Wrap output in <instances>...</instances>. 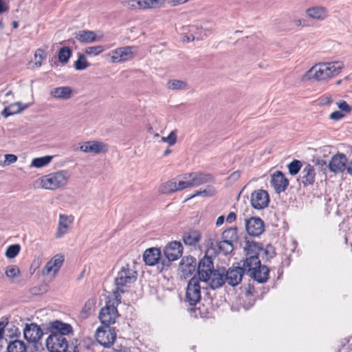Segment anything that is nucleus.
<instances>
[{
  "instance_id": "obj_2",
  "label": "nucleus",
  "mask_w": 352,
  "mask_h": 352,
  "mask_svg": "<svg viewBox=\"0 0 352 352\" xmlns=\"http://www.w3.org/2000/svg\"><path fill=\"white\" fill-rule=\"evenodd\" d=\"M138 276L135 263H129L122 265L117 273L114 279L115 289L113 296H120L121 294L127 292L133 284Z\"/></svg>"
},
{
  "instance_id": "obj_59",
  "label": "nucleus",
  "mask_w": 352,
  "mask_h": 352,
  "mask_svg": "<svg viewBox=\"0 0 352 352\" xmlns=\"http://www.w3.org/2000/svg\"><path fill=\"white\" fill-rule=\"evenodd\" d=\"M8 10L7 5L2 0H0V14L8 11Z\"/></svg>"
},
{
  "instance_id": "obj_7",
  "label": "nucleus",
  "mask_w": 352,
  "mask_h": 352,
  "mask_svg": "<svg viewBox=\"0 0 352 352\" xmlns=\"http://www.w3.org/2000/svg\"><path fill=\"white\" fill-rule=\"evenodd\" d=\"M133 46L118 47L106 54L111 63H121L131 60L134 57Z\"/></svg>"
},
{
  "instance_id": "obj_54",
  "label": "nucleus",
  "mask_w": 352,
  "mask_h": 352,
  "mask_svg": "<svg viewBox=\"0 0 352 352\" xmlns=\"http://www.w3.org/2000/svg\"><path fill=\"white\" fill-rule=\"evenodd\" d=\"M333 100L330 95H324L320 97V104L321 105H327L332 102Z\"/></svg>"
},
{
  "instance_id": "obj_22",
  "label": "nucleus",
  "mask_w": 352,
  "mask_h": 352,
  "mask_svg": "<svg viewBox=\"0 0 352 352\" xmlns=\"http://www.w3.org/2000/svg\"><path fill=\"white\" fill-rule=\"evenodd\" d=\"M201 281L206 283L213 289L219 288L225 283V273L223 270L220 272L218 270H214L212 273L208 275V277L204 278Z\"/></svg>"
},
{
  "instance_id": "obj_36",
  "label": "nucleus",
  "mask_w": 352,
  "mask_h": 352,
  "mask_svg": "<svg viewBox=\"0 0 352 352\" xmlns=\"http://www.w3.org/2000/svg\"><path fill=\"white\" fill-rule=\"evenodd\" d=\"M96 300L94 298L88 299L81 312L80 316L82 318H87L89 317L95 310L96 308Z\"/></svg>"
},
{
  "instance_id": "obj_46",
  "label": "nucleus",
  "mask_w": 352,
  "mask_h": 352,
  "mask_svg": "<svg viewBox=\"0 0 352 352\" xmlns=\"http://www.w3.org/2000/svg\"><path fill=\"white\" fill-rule=\"evenodd\" d=\"M85 54L91 56H98L104 51L102 45L89 46L85 49Z\"/></svg>"
},
{
  "instance_id": "obj_51",
  "label": "nucleus",
  "mask_w": 352,
  "mask_h": 352,
  "mask_svg": "<svg viewBox=\"0 0 352 352\" xmlns=\"http://www.w3.org/2000/svg\"><path fill=\"white\" fill-rule=\"evenodd\" d=\"M336 105L342 113H350L352 111V107L345 100H341L336 102Z\"/></svg>"
},
{
  "instance_id": "obj_43",
  "label": "nucleus",
  "mask_w": 352,
  "mask_h": 352,
  "mask_svg": "<svg viewBox=\"0 0 352 352\" xmlns=\"http://www.w3.org/2000/svg\"><path fill=\"white\" fill-rule=\"evenodd\" d=\"M276 254L274 248L271 245H267L265 248H263L261 247V254L260 256L263 257V258H265L266 260H269L273 258Z\"/></svg>"
},
{
  "instance_id": "obj_19",
  "label": "nucleus",
  "mask_w": 352,
  "mask_h": 352,
  "mask_svg": "<svg viewBox=\"0 0 352 352\" xmlns=\"http://www.w3.org/2000/svg\"><path fill=\"white\" fill-rule=\"evenodd\" d=\"M184 189L185 186L183 179L179 180L177 178H174L162 184L159 186L158 191L161 194L168 195Z\"/></svg>"
},
{
  "instance_id": "obj_29",
  "label": "nucleus",
  "mask_w": 352,
  "mask_h": 352,
  "mask_svg": "<svg viewBox=\"0 0 352 352\" xmlns=\"http://www.w3.org/2000/svg\"><path fill=\"white\" fill-rule=\"evenodd\" d=\"M161 252L157 248H152L145 250L143 254L144 261L146 265L153 266L158 263L160 259Z\"/></svg>"
},
{
  "instance_id": "obj_64",
  "label": "nucleus",
  "mask_w": 352,
  "mask_h": 352,
  "mask_svg": "<svg viewBox=\"0 0 352 352\" xmlns=\"http://www.w3.org/2000/svg\"><path fill=\"white\" fill-rule=\"evenodd\" d=\"M170 153H171V150H170V149H169V148H167L166 150H165V151H164L163 155H164V156H167V155H168Z\"/></svg>"
},
{
  "instance_id": "obj_25",
  "label": "nucleus",
  "mask_w": 352,
  "mask_h": 352,
  "mask_svg": "<svg viewBox=\"0 0 352 352\" xmlns=\"http://www.w3.org/2000/svg\"><path fill=\"white\" fill-rule=\"evenodd\" d=\"M346 162L347 160L345 155L338 153L331 157L328 164V167L332 173H342L346 169Z\"/></svg>"
},
{
  "instance_id": "obj_56",
  "label": "nucleus",
  "mask_w": 352,
  "mask_h": 352,
  "mask_svg": "<svg viewBox=\"0 0 352 352\" xmlns=\"http://www.w3.org/2000/svg\"><path fill=\"white\" fill-rule=\"evenodd\" d=\"M5 161L8 164H12L17 161V157L13 154H6L5 155Z\"/></svg>"
},
{
  "instance_id": "obj_4",
  "label": "nucleus",
  "mask_w": 352,
  "mask_h": 352,
  "mask_svg": "<svg viewBox=\"0 0 352 352\" xmlns=\"http://www.w3.org/2000/svg\"><path fill=\"white\" fill-rule=\"evenodd\" d=\"M121 296L109 295L107 298L106 305L100 309L99 313V318L102 324L104 326L109 327L110 324L115 323L118 313L117 306L121 303Z\"/></svg>"
},
{
  "instance_id": "obj_32",
  "label": "nucleus",
  "mask_w": 352,
  "mask_h": 352,
  "mask_svg": "<svg viewBox=\"0 0 352 352\" xmlns=\"http://www.w3.org/2000/svg\"><path fill=\"white\" fill-rule=\"evenodd\" d=\"M50 95L58 99L68 100L72 96V89L69 87H58L53 89Z\"/></svg>"
},
{
  "instance_id": "obj_53",
  "label": "nucleus",
  "mask_w": 352,
  "mask_h": 352,
  "mask_svg": "<svg viewBox=\"0 0 352 352\" xmlns=\"http://www.w3.org/2000/svg\"><path fill=\"white\" fill-rule=\"evenodd\" d=\"M344 117V114L340 111H335L329 115V119L332 120H340Z\"/></svg>"
},
{
  "instance_id": "obj_31",
  "label": "nucleus",
  "mask_w": 352,
  "mask_h": 352,
  "mask_svg": "<svg viewBox=\"0 0 352 352\" xmlns=\"http://www.w3.org/2000/svg\"><path fill=\"white\" fill-rule=\"evenodd\" d=\"M30 106V104H23L21 102H17L6 107L3 110L1 114L5 118H7L10 116L21 113L22 111L28 109Z\"/></svg>"
},
{
  "instance_id": "obj_42",
  "label": "nucleus",
  "mask_w": 352,
  "mask_h": 352,
  "mask_svg": "<svg viewBox=\"0 0 352 352\" xmlns=\"http://www.w3.org/2000/svg\"><path fill=\"white\" fill-rule=\"evenodd\" d=\"M72 55V51L68 47H61L58 52V60L60 62L66 63Z\"/></svg>"
},
{
  "instance_id": "obj_47",
  "label": "nucleus",
  "mask_w": 352,
  "mask_h": 352,
  "mask_svg": "<svg viewBox=\"0 0 352 352\" xmlns=\"http://www.w3.org/2000/svg\"><path fill=\"white\" fill-rule=\"evenodd\" d=\"M216 193L214 188L212 186H207V187L203 190H197L195 193L190 197V198L202 196V197H210Z\"/></svg>"
},
{
  "instance_id": "obj_57",
  "label": "nucleus",
  "mask_w": 352,
  "mask_h": 352,
  "mask_svg": "<svg viewBox=\"0 0 352 352\" xmlns=\"http://www.w3.org/2000/svg\"><path fill=\"white\" fill-rule=\"evenodd\" d=\"M8 321L7 318L3 319L0 321V339H1L3 336L4 329L6 327V325L8 324Z\"/></svg>"
},
{
  "instance_id": "obj_50",
  "label": "nucleus",
  "mask_w": 352,
  "mask_h": 352,
  "mask_svg": "<svg viewBox=\"0 0 352 352\" xmlns=\"http://www.w3.org/2000/svg\"><path fill=\"white\" fill-rule=\"evenodd\" d=\"M161 141L166 142L169 146L174 145L177 142L176 131H172L167 137H162Z\"/></svg>"
},
{
  "instance_id": "obj_1",
  "label": "nucleus",
  "mask_w": 352,
  "mask_h": 352,
  "mask_svg": "<svg viewBox=\"0 0 352 352\" xmlns=\"http://www.w3.org/2000/svg\"><path fill=\"white\" fill-rule=\"evenodd\" d=\"M344 67L341 61L321 62L315 64L302 76L303 81L327 82L338 76Z\"/></svg>"
},
{
  "instance_id": "obj_49",
  "label": "nucleus",
  "mask_w": 352,
  "mask_h": 352,
  "mask_svg": "<svg viewBox=\"0 0 352 352\" xmlns=\"http://www.w3.org/2000/svg\"><path fill=\"white\" fill-rule=\"evenodd\" d=\"M46 58V54L42 49H37L34 53V65L38 67L42 65V62Z\"/></svg>"
},
{
  "instance_id": "obj_18",
  "label": "nucleus",
  "mask_w": 352,
  "mask_h": 352,
  "mask_svg": "<svg viewBox=\"0 0 352 352\" xmlns=\"http://www.w3.org/2000/svg\"><path fill=\"white\" fill-rule=\"evenodd\" d=\"M245 229L248 234L258 236L265 230L264 222L259 217H251L245 220Z\"/></svg>"
},
{
  "instance_id": "obj_41",
  "label": "nucleus",
  "mask_w": 352,
  "mask_h": 352,
  "mask_svg": "<svg viewBox=\"0 0 352 352\" xmlns=\"http://www.w3.org/2000/svg\"><path fill=\"white\" fill-rule=\"evenodd\" d=\"M89 66L85 54H78V59L74 63V67L76 70H84Z\"/></svg>"
},
{
  "instance_id": "obj_5",
  "label": "nucleus",
  "mask_w": 352,
  "mask_h": 352,
  "mask_svg": "<svg viewBox=\"0 0 352 352\" xmlns=\"http://www.w3.org/2000/svg\"><path fill=\"white\" fill-rule=\"evenodd\" d=\"M183 247L180 242L172 241L168 243L164 249V254L167 260L162 261V270L168 268L170 262L177 260L182 255Z\"/></svg>"
},
{
  "instance_id": "obj_27",
  "label": "nucleus",
  "mask_w": 352,
  "mask_h": 352,
  "mask_svg": "<svg viewBox=\"0 0 352 352\" xmlns=\"http://www.w3.org/2000/svg\"><path fill=\"white\" fill-rule=\"evenodd\" d=\"M316 172L313 166L307 164L301 172V182L305 186L313 185L315 182Z\"/></svg>"
},
{
  "instance_id": "obj_63",
  "label": "nucleus",
  "mask_w": 352,
  "mask_h": 352,
  "mask_svg": "<svg viewBox=\"0 0 352 352\" xmlns=\"http://www.w3.org/2000/svg\"><path fill=\"white\" fill-rule=\"evenodd\" d=\"M347 172L352 175V161L346 166Z\"/></svg>"
},
{
  "instance_id": "obj_16",
  "label": "nucleus",
  "mask_w": 352,
  "mask_h": 352,
  "mask_svg": "<svg viewBox=\"0 0 352 352\" xmlns=\"http://www.w3.org/2000/svg\"><path fill=\"white\" fill-rule=\"evenodd\" d=\"M23 335L29 343L36 344L43 336V331L36 324H27L23 329Z\"/></svg>"
},
{
  "instance_id": "obj_9",
  "label": "nucleus",
  "mask_w": 352,
  "mask_h": 352,
  "mask_svg": "<svg viewBox=\"0 0 352 352\" xmlns=\"http://www.w3.org/2000/svg\"><path fill=\"white\" fill-rule=\"evenodd\" d=\"M186 302L189 305H196L201 300V287L199 280L192 277L188 282L186 289Z\"/></svg>"
},
{
  "instance_id": "obj_52",
  "label": "nucleus",
  "mask_w": 352,
  "mask_h": 352,
  "mask_svg": "<svg viewBox=\"0 0 352 352\" xmlns=\"http://www.w3.org/2000/svg\"><path fill=\"white\" fill-rule=\"evenodd\" d=\"M123 6L130 10H139L138 0H128L122 3Z\"/></svg>"
},
{
  "instance_id": "obj_17",
  "label": "nucleus",
  "mask_w": 352,
  "mask_h": 352,
  "mask_svg": "<svg viewBox=\"0 0 352 352\" xmlns=\"http://www.w3.org/2000/svg\"><path fill=\"white\" fill-rule=\"evenodd\" d=\"M74 38L82 43H91L100 41L104 37L102 33L97 34L96 32L81 30L74 34Z\"/></svg>"
},
{
  "instance_id": "obj_37",
  "label": "nucleus",
  "mask_w": 352,
  "mask_h": 352,
  "mask_svg": "<svg viewBox=\"0 0 352 352\" xmlns=\"http://www.w3.org/2000/svg\"><path fill=\"white\" fill-rule=\"evenodd\" d=\"M211 245H214V243L211 242ZM214 245L224 254H230L234 250V244L222 239L221 241H216Z\"/></svg>"
},
{
  "instance_id": "obj_55",
  "label": "nucleus",
  "mask_w": 352,
  "mask_h": 352,
  "mask_svg": "<svg viewBox=\"0 0 352 352\" xmlns=\"http://www.w3.org/2000/svg\"><path fill=\"white\" fill-rule=\"evenodd\" d=\"M189 0H167V3L171 7H175L188 2Z\"/></svg>"
},
{
  "instance_id": "obj_44",
  "label": "nucleus",
  "mask_w": 352,
  "mask_h": 352,
  "mask_svg": "<svg viewBox=\"0 0 352 352\" xmlns=\"http://www.w3.org/2000/svg\"><path fill=\"white\" fill-rule=\"evenodd\" d=\"M302 166V164L298 160H294L287 165L289 173L292 175H296L298 173Z\"/></svg>"
},
{
  "instance_id": "obj_23",
  "label": "nucleus",
  "mask_w": 352,
  "mask_h": 352,
  "mask_svg": "<svg viewBox=\"0 0 352 352\" xmlns=\"http://www.w3.org/2000/svg\"><path fill=\"white\" fill-rule=\"evenodd\" d=\"M270 183L275 192L280 193L287 189L289 185V180L281 171L277 170L272 174Z\"/></svg>"
},
{
  "instance_id": "obj_48",
  "label": "nucleus",
  "mask_w": 352,
  "mask_h": 352,
  "mask_svg": "<svg viewBox=\"0 0 352 352\" xmlns=\"http://www.w3.org/2000/svg\"><path fill=\"white\" fill-rule=\"evenodd\" d=\"M5 273L8 278H14L20 275V270L17 265H12L7 267Z\"/></svg>"
},
{
  "instance_id": "obj_58",
  "label": "nucleus",
  "mask_w": 352,
  "mask_h": 352,
  "mask_svg": "<svg viewBox=\"0 0 352 352\" xmlns=\"http://www.w3.org/2000/svg\"><path fill=\"white\" fill-rule=\"evenodd\" d=\"M235 219H236V214L234 212H230L226 218L227 222H228L230 223L233 222L234 221H235Z\"/></svg>"
},
{
  "instance_id": "obj_62",
  "label": "nucleus",
  "mask_w": 352,
  "mask_h": 352,
  "mask_svg": "<svg viewBox=\"0 0 352 352\" xmlns=\"http://www.w3.org/2000/svg\"><path fill=\"white\" fill-rule=\"evenodd\" d=\"M224 221H225V218L223 216L219 217L216 221V226H221L223 223Z\"/></svg>"
},
{
  "instance_id": "obj_24",
  "label": "nucleus",
  "mask_w": 352,
  "mask_h": 352,
  "mask_svg": "<svg viewBox=\"0 0 352 352\" xmlns=\"http://www.w3.org/2000/svg\"><path fill=\"white\" fill-rule=\"evenodd\" d=\"M64 261L65 256L63 254H56L46 263L43 270V274L44 275H47L51 273L54 275L56 274L63 265Z\"/></svg>"
},
{
  "instance_id": "obj_30",
  "label": "nucleus",
  "mask_w": 352,
  "mask_h": 352,
  "mask_svg": "<svg viewBox=\"0 0 352 352\" xmlns=\"http://www.w3.org/2000/svg\"><path fill=\"white\" fill-rule=\"evenodd\" d=\"M306 14L311 19L322 21L328 16L327 10L322 6H313L306 10Z\"/></svg>"
},
{
  "instance_id": "obj_8",
  "label": "nucleus",
  "mask_w": 352,
  "mask_h": 352,
  "mask_svg": "<svg viewBox=\"0 0 352 352\" xmlns=\"http://www.w3.org/2000/svg\"><path fill=\"white\" fill-rule=\"evenodd\" d=\"M98 342L104 347L109 348L116 341V333L113 328L107 326L99 327L95 334Z\"/></svg>"
},
{
  "instance_id": "obj_11",
  "label": "nucleus",
  "mask_w": 352,
  "mask_h": 352,
  "mask_svg": "<svg viewBox=\"0 0 352 352\" xmlns=\"http://www.w3.org/2000/svg\"><path fill=\"white\" fill-rule=\"evenodd\" d=\"M246 258L243 261V265L259 264V256L261 254V245L254 241H247L244 248Z\"/></svg>"
},
{
  "instance_id": "obj_34",
  "label": "nucleus",
  "mask_w": 352,
  "mask_h": 352,
  "mask_svg": "<svg viewBox=\"0 0 352 352\" xmlns=\"http://www.w3.org/2000/svg\"><path fill=\"white\" fill-rule=\"evenodd\" d=\"M165 0H138L139 10L155 9L164 3Z\"/></svg>"
},
{
  "instance_id": "obj_40",
  "label": "nucleus",
  "mask_w": 352,
  "mask_h": 352,
  "mask_svg": "<svg viewBox=\"0 0 352 352\" xmlns=\"http://www.w3.org/2000/svg\"><path fill=\"white\" fill-rule=\"evenodd\" d=\"M53 156L51 155H45L41 157H36L32 160L31 166L36 168H41L49 164Z\"/></svg>"
},
{
  "instance_id": "obj_15",
  "label": "nucleus",
  "mask_w": 352,
  "mask_h": 352,
  "mask_svg": "<svg viewBox=\"0 0 352 352\" xmlns=\"http://www.w3.org/2000/svg\"><path fill=\"white\" fill-rule=\"evenodd\" d=\"M250 202L254 208L257 210L263 209L267 207L269 204V195L265 190L258 189L254 190L251 195Z\"/></svg>"
},
{
  "instance_id": "obj_45",
  "label": "nucleus",
  "mask_w": 352,
  "mask_h": 352,
  "mask_svg": "<svg viewBox=\"0 0 352 352\" xmlns=\"http://www.w3.org/2000/svg\"><path fill=\"white\" fill-rule=\"evenodd\" d=\"M21 250V246L19 244L11 245L8 247L5 255L8 258H15Z\"/></svg>"
},
{
  "instance_id": "obj_21",
  "label": "nucleus",
  "mask_w": 352,
  "mask_h": 352,
  "mask_svg": "<svg viewBox=\"0 0 352 352\" xmlns=\"http://www.w3.org/2000/svg\"><path fill=\"white\" fill-rule=\"evenodd\" d=\"M245 273L246 271L243 265V267L230 268L225 274V282L231 286H236L241 282Z\"/></svg>"
},
{
  "instance_id": "obj_20",
  "label": "nucleus",
  "mask_w": 352,
  "mask_h": 352,
  "mask_svg": "<svg viewBox=\"0 0 352 352\" xmlns=\"http://www.w3.org/2000/svg\"><path fill=\"white\" fill-rule=\"evenodd\" d=\"M197 267V260L193 256H185L181 260L179 265V271L181 275L184 278H187L192 275Z\"/></svg>"
},
{
  "instance_id": "obj_3",
  "label": "nucleus",
  "mask_w": 352,
  "mask_h": 352,
  "mask_svg": "<svg viewBox=\"0 0 352 352\" xmlns=\"http://www.w3.org/2000/svg\"><path fill=\"white\" fill-rule=\"evenodd\" d=\"M70 180L71 173L67 170L52 172L38 179L42 188L53 191L65 188Z\"/></svg>"
},
{
  "instance_id": "obj_35",
  "label": "nucleus",
  "mask_w": 352,
  "mask_h": 352,
  "mask_svg": "<svg viewBox=\"0 0 352 352\" xmlns=\"http://www.w3.org/2000/svg\"><path fill=\"white\" fill-rule=\"evenodd\" d=\"M221 239L232 244L237 242L239 239L237 228L236 227H232L225 230L222 232Z\"/></svg>"
},
{
  "instance_id": "obj_26",
  "label": "nucleus",
  "mask_w": 352,
  "mask_h": 352,
  "mask_svg": "<svg viewBox=\"0 0 352 352\" xmlns=\"http://www.w3.org/2000/svg\"><path fill=\"white\" fill-rule=\"evenodd\" d=\"M214 267L212 258L209 256H204L200 260L197 267L199 280H202L208 277V275L212 273Z\"/></svg>"
},
{
  "instance_id": "obj_10",
  "label": "nucleus",
  "mask_w": 352,
  "mask_h": 352,
  "mask_svg": "<svg viewBox=\"0 0 352 352\" xmlns=\"http://www.w3.org/2000/svg\"><path fill=\"white\" fill-rule=\"evenodd\" d=\"M246 274L258 283H265L267 280L269 276V269L265 265H262L261 261L259 264L243 265Z\"/></svg>"
},
{
  "instance_id": "obj_39",
  "label": "nucleus",
  "mask_w": 352,
  "mask_h": 352,
  "mask_svg": "<svg viewBox=\"0 0 352 352\" xmlns=\"http://www.w3.org/2000/svg\"><path fill=\"white\" fill-rule=\"evenodd\" d=\"M166 87L171 90H184L188 88V84L184 80L173 79L167 82Z\"/></svg>"
},
{
  "instance_id": "obj_6",
  "label": "nucleus",
  "mask_w": 352,
  "mask_h": 352,
  "mask_svg": "<svg viewBox=\"0 0 352 352\" xmlns=\"http://www.w3.org/2000/svg\"><path fill=\"white\" fill-rule=\"evenodd\" d=\"M184 183L185 189L188 188L197 187L202 184L212 182L213 177L210 174L202 172H193L186 173L182 176Z\"/></svg>"
},
{
  "instance_id": "obj_61",
  "label": "nucleus",
  "mask_w": 352,
  "mask_h": 352,
  "mask_svg": "<svg viewBox=\"0 0 352 352\" xmlns=\"http://www.w3.org/2000/svg\"><path fill=\"white\" fill-rule=\"evenodd\" d=\"M239 177H240V172L235 171L230 175V179H232V180H236L239 178Z\"/></svg>"
},
{
  "instance_id": "obj_28",
  "label": "nucleus",
  "mask_w": 352,
  "mask_h": 352,
  "mask_svg": "<svg viewBox=\"0 0 352 352\" xmlns=\"http://www.w3.org/2000/svg\"><path fill=\"white\" fill-rule=\"evenodd\" d=\"M50 329L51 334H59L63 337L69 335L72 331V328L70 324L63 323L59 320H56L50 324Z\"/></svg>"
},
{
  "instance_id": "obj_13",
  "label": "nucleus",
  "mask_w": 352,
  "mask_h": 352,
  "mask_svg": "<svg viewBox=\"0 0 352 352\" xmlns=\"http://www.w3.org/2000/svg\"><path fill=\"white\" fill-rule=\"evenodd\" d=\"M46 346L50 352H66L68 343L61 335L50 334L46 340Z\"/></svg>"
},
{
  "instance_id": "obj_14",
  "label": "nucleus",
  "mask_w": 352,
  "mask_h": 352,
  "mask_svg": "<svg viewBox=\"0 0 352 352\" xmlns=\"http://www.w3.org/2000/svg\"><path fill=\"white\" fill-rule=\"evenodd\" d=\"M76 150H79L81 152L86 153L98 155L106 153L108 151V146L106 144L102 142L89 140L80 143L79 147Z\"/></svg>"
},
{
  "instance_id": "obj_60",
  "label": "nucleus",
  "mask_w": 352,
  "mask_h": 352,
  "mask_svg": "<svg viewBox=\"0 0 352 352\" xmlns=\"http://www.w3.org/2000/svg\"><path fill=\"white\" fill-rule=\"evenodd\" d=\"M195 38V36L193 35V34H190V35H185L184 37H183V41H186V42H190V41H194Z\"/></svg>"
},
{
  "instance_id": "obj_33",
  "label": "nucleus",
  "mask_w": 352,
  "mask_h": 352,
  "mask_svg": "<svg viewBox=\"0 0 352 352\" xmlns=\"http://www.w3.org/2000/svg\"><path fill=\"white\" fill-rule=\"evenodd\" d=\"M201 239V234L197 230L185 232L182 236L183 242L186 245H196Z\"/></svg>"
},
{
  "instance_id": "obj_12",
  "label": "nucleus",
  "mask_w": 352,
  "mask_h": 352,
  "mask_svg": "<svg viewBox=\"0 0 352 352\" xmlns=\"http://www.w3.org/2000/svg\"><path fill=\"white\" fill-rule=\"evenodd\" d=\"M74 217L72 215L60 214L57 228L54 234L56 239H59L64 237L72 230Z\"/></svg>"
},
{
  "instance_id": "obj_38",
  "label": "nucleus",
  "mask_w": 352,
  "mask_h": 352,
  "mask_svg": "<svg viewBox=\"0 0 352 352\" xmlns=\"http://www.w3.org/2000/svg\"><path fill=\"white\" fill-rule=\"evenodd\" d=\"M27 347L25 344L19 340H14L10 342L8 346V352H26Z\"/></svg>"
}]
</instances>
